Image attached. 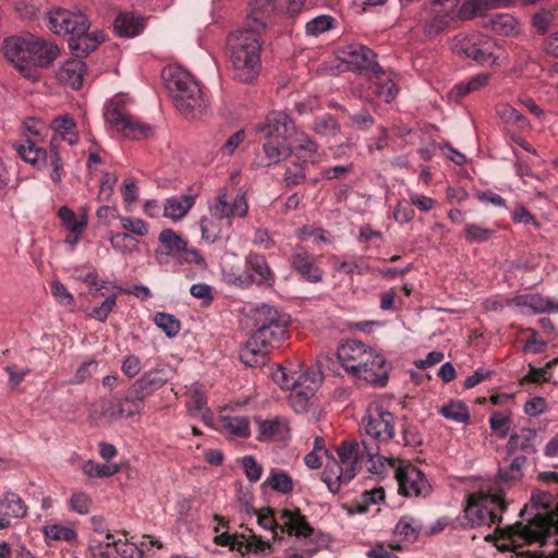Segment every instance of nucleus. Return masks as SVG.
I'll return each mask as SVG.
<instances>
[{
    "label": "nucleus",
    "mask_w": 558,
    "mask_h": 558,
    "mask_svg": "<svg viewBox=\"0 0 558 558\" xmlns=\"http://www.w3.org/2000/svg\"><path fill=\"white\" fill-rule=\"evenodd\" d=\"M47 26L52 33L70 36L69 48L77 59L68 60L62 65L59 76L61 81L78 89L86 72V64L81 59L104 43L106 35L101 31L89 32V19L80 10L56 8L47 13Z\"/></svg>",
    "instance_id": "nucleus-1"
},
{
    "label": "nucleus",
    "mask_w": 558,
    "mask_h": 558,
    "mask_svg": "<svg viewBox=\"0 0 558 558\" xmlns=\"http://www.w3.org/2000/svg\"><path fill=\"white\" fill-rule=\"evenodd\" d=\"M255 132L263 140V153L257 157L258 166L269 167L290 156L292 148L299 158L307 160L318 149L317 144L306 134H296L294 122L286 112H269L265 120L255 126Z\"/></svg>",
    "instance_id": "nucleus-2"
},
{
    "label": "nucleus",
    "mask_w": 558,
    "mask_h": 558,
    "mask_svg": "<svg viewBox=\"0 0 558 558\" xmlns=\"http://www.w3.org/2000/svg\"><path fill=\"white\" fill-rule=\"evenodd\" d=\"M4 54L14 66L29 80H37L36 68H48L60 54L51 40L31 33L12 36L4 40Z\"/></svg>",
    "instance_id": "nucleus-3"
},
{
    "label": "nucleus",
    "mask_w": 558,
    "mask_h": 558,
    "mask_svg": "<svg viewBox=\"0 0 558 558\" xmlns=\"http://www.w3.org/2000/svg\"><path fill=\"white\" fill-rule=\"evenodd\" d=\"M262 34L250 28L232 32L227 38V57L233 80L251 84L262 69Z\"/></svg>",
    "instance_id": "nucleus-4"
},
{
    "label": "nucleus",
    "mask_w": 558,
    "mask_h": 558,
    "mask_svg": "<svg viewBox=\"0 0 558 558\" xmlns=\"http://www.w3.org/2000/svg\"><path fill=\"white\" fill-rule=\"evenodd\" d=\"M551 496L547 493L533 495L531 498L532 508L536 513L526 524L517 522L505 529V536L514 545L518 542L541 543L544 545L553 531L558 532V504L555 510L548 505Z\"/></svg>",
    "instance_id": "nucleus-5"
},
{
    "label": "nucleus",
    "mask_w": 558,
    "mask_h": 558,
    "mask_svg": "<svg viewBox=\"0 0 558 558\" xmlns=\"http://www.w3.org/2000/svg\"><path fill=\"white\" fill-rule=\"evenodd\" d=\"M175 108L186 118L196 119L206 110V100L198 82L180 65H168L161 72Z\"/></svg>",
    "instance_id": "nucleus-6"
},
{
    "label": "nucleus",
    "mask_w": 558,
    "mask_h": 558,
    "mask_svg": "<svg viewBox=\"0 0 558 558\" xmlns=\"http://www.w3.org/2000/svg\"><path fill=\"white\" fill-rule=\"evenodd\" d=\"M378 452L379 447L366 438H363L361 444L356 440L343 441L337 448L339 460L332 458V465L328 464L323 474V481L329 492L333 494L339 492L342 483L347 484L355 476L357 465L365 457H376Z\"/></svg>",
    "instance_id": "nucleus-7"
},
{
    "label": "nucleus",
    "mask_w": 558,
    "mask_h": 558,
    "mask_svg": "<svg viewBox=\"0 0 558 558\" xmlns=\"http://www.w3.org/2000/svg\"><path fill=\"white\" fill-rule=\"evenodd\" d=\"M507 508L505 493L500 488L495 494L469 495L464 512L472 527L492 526L501 522L500 513L505 512Z\"/></svg>",
    "instance_id": "nucleus-8"
},
{
    "label": "nucleus",
    "mask_w": 558,
    "mask_h": 558,
    "mask_svg": "<svg viewBox=\"0 0 558 558\" xmlns=\"http://www.w3.org/2000/svg\"><path fill=\"white\" fill-rule=\"evenodd\" d=\"M252 319L253 332L271 348H278L287 339L290 317L276 307L263 304L254 311Z\"/></svg>",
    "instance_id": "nucleus-9"
},
{
    "label": "nucleus",
    "mask_w": 558,
    "mask_h": 558,
    "mask_svg": "<svg viewBox=\"0 0 558 558\" xmlns=\"http://www.w3.org/2000/svg\"><path fill=\"white\" fill-rule=\"evenodd\" d=\"M337 357L344 371L356 378H367V376L373 378L372 374L362 367H364L367 362H373L376 366H378V363H381V361L375 360L376 350L359 340H347L339 344Z\"/></svg>",
    "instance_id": "nucleus-10"
},
{
    "label": "nucleus",
    "mask_w": 558,
    "mask_h": 558,
    "mask_svg": "<svg viewBox=\"0 0 558 558\" xmlns=\"http://www.w3.org/2000/svg\"><path fill=\"white\" fill-rule=\"evenodd\" d=\"M453 51L460 56L472 59L482 65H493L496 62V43L488 36L480 33L458 35L454 37Z\"/></svg>",
    "instance_id": "nucleus-11"
},
{
    "label": "nucleus",
    "mask_w": 558,
    "mask_h": 558,
    "mask_svg": "<svg viewBox=\"0 0 558 558\" xmlns=\"http://www.w3.org/2000/svg\"><path fill=\"white\" fill-rule=\"evenodd\" d=\"M396 416L379 404H371L362 418L366 439L379 447L395 437Z\"/></svg>",
    "instance_id": "nucleus-12"
},
{
    "label": "nucleus",
    "mask_w": 558,
    "mask_h": 558,
    "mask_svg": "<svg viewBox=\"0 0 558 558\" xmlns=\"http://www.w3.org/2000/svg\"><path fill=\"white\" fill-rule=\"evenodd\" d=\"M395 470L399 494L405 497H426L432 487L425 475L410 463H399L396 459L387 460Z\"/></svg>",
    "instance_id": "nucleus-13"
},
{
    "label": "nucleus",
    "mask_w": 558,
    "mask_h": 558,
    "mask_svg": "<svg viewBox=\"0 0 558 558\" xmlns=\"http://www.w3.org/2000/svg\"><path fill=\"white\" fill-rule=\"evenodd\" d=\"M105 119L108 124L125 136L140 140L151 134V128L133 120L125 111L121 96H116L106 107Z\"/></svg>",
    "instance_id": "nucleus-14"
},
{
    "label": "nucleus",
    "mask_w": 558,
    "mask_h": 558,
    "mask_svg": "<svg viewBox=\"0 0 558 558\" xmlns=\"http://www.w3.org/2000/svg\"><path fill=\"white\" fill-rule=\"evenodd\" d=\"M341 60L348 68L368 78L381 65L377 62V54L367 46L351 44L341 50Z\"/></svg>",
    "instance_id": "nucleus-15"
},
{
    "label": "nucleus",
    "mask_w": 558,
    "mask_h": 558,
    "mask_svg": "<svg viewBox=\"0 0 558 558\" xmlns=\"http://www.w3.org/2000/svg\"><path fill=\"white\" fill-rule=\"evenodd\" d=\"M213 216L218 219L244 218L248 211L245 192L238 189L235 193L225 187L220 190L217 201L210 207Z\"/></svg>",
    "instance_id": "nucleus-16"
},
{
    "label": "nucleus",
    "mask_w": 558,
    "mask_h": 558,
    "mask_svg": "<svg viewBox=\"0 0 558 558\" xmlns=\"http://www.w3.org/2000/svg\"><path fill=\"white\" fill-rule=\"evenodd\" d=\"M173 377V371L168 365H158L146 371L137 378L132 387L133 391L144 398L151 396L155 391L162 388Z\"/></svg>",
    "instance_id": "nucleus-17"
},
{
    "label": "nucleus",
    "mask_w": 558,
    "mask_h": 558,
    "mask_svg": "<svg viewBox=\"0 0 558 558\" xmlns=\"http://www.w3.org/2000/svg\"><path fill=\"white\" fill-rule=\"evenodd\" d=\"M368 96H374L385 102H391L399 93L395 73L383 66L367 78Z\"/></svg>",
    "instance_id": "nucleus-18"
},
{
    "label": "nucleus",
    "mask_w": 558,
    "mask_h": 558,
    "mask_svg": "<svg viewBox=\"0 0 558 558\" xmlns=\"http://www.w3.org/2000/svg\"><path fill=\"white\" fill-rule=\"evenodd\" d=\"M291 268L300 277L311 283H318L323 280V270L316 266L315 255L303 247L296 248L289 257Z\"/></svg>",
    "instance_id": "nucleus-19"
},
{
    "label": "nucleus",
    "mask_w": 558,
    "mask_h": 558,
    "mask_svg": "<svg viewBox=\"0 0 558 558\" xmlns=\"http://www.w3.org/2000/svg\"><path fill=\"white\" fill-rule=\"evenodd\" d=\"M278 519L280 521L279 531L290 536L310 537L314 532L306 517L303 515L298 508L281 510L278 514Z\"/></svg>",
    "instance_id": "nucleus-20"
},
{
    "label": "nucleus",
    "mask_w": 558,
    "mask_h": 558,
    "mask_svg": "<svg viewBox=\"0 0 558 558\" xmlns=\"http://www.w3.org/2000/svg\"><path fill=\"white\" fill-rule=\"evenodd\" d=\"M275 348L267 344L266 341H260L257 335L252 332L250 338L240 350L239 356L243 364L248 367L263 366L268 361V355Z\"/></svg>",
    "instance_id": "nucleus-21"
},
{
    "label": "nucleus",
    "mask_w": 558,
    "mask_h": 558,
    "mask_svg": "<svg viewBox=\"0 0 558 558\" xmlns=\"http://www.w3.org/2000/svg\"><path fill=\"white\" fill-rule=\"evenodd\" d=\"M275 12L274 0H251L250 12L246 17V26L262 34L271 24Z\"/></svg>",
    "instance_id": "nucleus-22"
},
{
    "label": "nucleus",
    "mask_w": 558,
    "mask_h": 558,
    "mask_svg": "<svg viewBox=\"0 0 558 558\" xmlns=\"http://www.w3.org/2000/svg\"><path fill=\"white\" fill-rule=\"evenodd\" d=\"M289 421L283 416H275L258 422L257 439L260 441L283 440L289 437Z\"/></svg>",
    "instance_id": "nucleus-23"
},
{
    "label": "nucleus",
    "mask_w": 558,
    "mask_h": 558,
    "mask_svg": "<svg viewBox=\"0 0 558 558\" xmlns=\"http://www.w3.org/2000/svg\"><path fill=\"white\" fill-rule=\"evenodd\" d=\"M508 305L527 307L536 314L558 312V302L541 294H521L508 300Z\"/></svg>",
    "instance_id": "nucleus-24"
},
{
    "label": "nucleus",
    "mask_w": 558,
    "mask_h": 558,
    "mask_svg": "<svg viewBox=\"0 0 558 558\" xmlns=\"http://www.w3.org/2000/svg\"><path fill=\"white\" fill-rule=\"evenodd\" d=\"M245 262L251 270L252 282L259 286H272L275 277L263 255L251 253L246 256Z\"/></svg>",
    "instance_id": "nucleus-25"
},
{
    "label": "nucleus",
    "mask_w": 558,
    "mask_h": 558,
    "mask_svg": "<svg viewBox=\"0 0 558 558\" xmlns=\"http://www.w3.org/2000/svg\"><path fill=\"white\" fill-rule=\"evenodd\" d=\"M318 387V376L312 373L308 383L299 385L291 390L289 398L290 405L296 413H303L307 410L311 398L315 395Z\"/></svg>",
    "instance_id": "nucleus-26"
},
{
    "label": "nucleus",
    "mask_w": 558,
    "mask_h": 558,
    "mask_svg": "<svg viewBox=\"0 0 558 558\" xmlns=\"http://www.w3.org/2000/svg\"><path fill=\"white\" fill-rule=\"evenodd\" d=\"M220 432L228 438L246 439L251 436L250 420L245 416H225L220 421Z\"/></svg>",
    "instance_id": "nucleus-27"
},
{
    "label": "nucleus",
    "mask_w": 558,
    "mask_h": 558,
    "mask_svg": "<svg viewBox=\"0 0 558 558\" xmlns=\"http://www.w3.org/2000/svg\"><path fill=\"white\" fill-rule=\"evenodd\" d=\"M15 150L25 162H28L38 169L47 166L48 163L49 151L37 146L31 140H26L24 143L15 145Z\"/></svg>",
    "instance_id": "nucleus-28"
},
{
    "label": "nucleus",
    "mask_w": 558,
    "mask_h": 558,
    "mask_svg": "<svg viewBox=\"0 0 558 558\" xmlns=\"http://www.w3.org/2000/svg\"><path fill=\"white\" fill-rule=\"evenodd\" d=\"M114 31L120 37H134L145 27L143 17L133 13H120L114 20Z\"/></svg>",
    "instance_id": "nucleus-29"
},
{
    "label": "nucleus",
    "mask_w": 558,
    "mask_h": 558,
    "mask_svg": "<svg viewBox=\"0 0 558 558\" xmlns=\"http://www.w3.org/2000/svg\"><path fill=\"white\" fill-rule=\"evenodd\" d=\"M194 203L195 197L190 194L169 197L163 205V215L172 220H179L190 211Z\"/></svg>",
    "instance_id": "nucleus-30"
},
{
    "label": "nucleus",
    "mask_w": 558,
    "mask_h": 558,
    "mask_svg": "<svg viewBox=\"0 0 558 558\" xmlns=\"http://www.w3.org/2000/svg\"><path fill=\"white\" fill-rule=\"evenodd\" d=\"M514 0H465L460 10V16L472 19L475 15L484 14L487 10L507 7Z\"/></svg>",
    "instance_id": "nucleus-31"
},
{
    "label": "nucleus",
    "mask_w": 558,
    "mask_h": 558,
    "mask_svg": "<svg viewBox=\"0 0 558 558\" xmlns=\"http://www.w3.org/2000/svg\"><path fill=\"white\" fill-rule=\"evenodd\" d=\"M53 135L51 138L57 137L58 144L61 141L66 142L69 145H74L77 140V133L75 131L76 124L73 119L69 117H58L52 121Z\"/></svg>",
    "instance_id": "nucleus-32"
},
{
    "label": "nucleus",
    "mask_w": 558,
    "mask_h": 558,
    "mask_svg": "<svg viewBox=\"0 0 558 558\" xmlns=\"http://www.w3.org/2000/svg\"><path fill=\"white\" fill-rule=\"evenodd\" d=\"M146 398L133 391L131 386L126 395L117 402V411L121 417H130L140 414L144 409Z\"/></svg>",
    "instance_id": "nucleus-33"
},
{
    "label": "nucleus",
    "mask_w": 558,
    "mask_h": 558,
    "mask_svg": "<svg viewBox=\"0 0 558 558\" xmlns=\"http://www.w3.org/2000/svg\"><path fill=\"white\" fill-rule=\"evenodd\" d=\"M0 513H5L9 518L22 519L27 513V507L16 493L7 492L0 499Z\"/></svg>",
    "instance_id": "nucleus-34"
},
{
    "label": "nucleus",
    "mask_w": 558,
    "mask_h": 558,
    "mask_svg": "<svg viewBox=\"0 0 558 558\" xmlns=\"http://www.w3.org/2000/svg\"><path fill=\"white\" fill-rule=\"evenodd\" d=\"M535 437V432L530 428H523L519 433L511 434L507 444L509 454L514 456L517 450H522L526 453L533 452Z\"/></svg>",
    "instance_id": "nucleus-35"
},
{
    "label": "nucleus",
    "mask_w": 558,
    "mask_h": 558,
    "mask_svg": "<svg viewBox=\"0 0 558 558\" xmlns=\"http://www.w3.org/2000/svg\"><path fill=\"white\" fill-rule=\"evenodd\" d=\"M490 75L488 73H481L472 76L468 81L457 84L451 94L454 96L456 101H460L466 95L475 93L485 87L489 82Z\"/></svg>",
    "instance_id": "nucleus-36"
},
{
    "label": "nucleus",
    "mask_w": 558,
    "mask_h": 558,
    "mask_svg": "<svg viewBox=\"0 0 558 558\" xmlns=\"http://www.w3.org/2000/svg\"><path fill=\"white\" fill-rule=\"evenodd\" d=\"M106 538L109 541L112 539L111 542L107 543V548H113L116 554L121 558H136L144 556V547H146L145 543H141L140 546H136L135 544L128 541H116L109 531L106 532Z\"/></svg>",
    "instance_id": "nucleus-37"
},
{
    "label": "nucleus",
    "mask_w": 558,
    "mask_h": 558,
    "mask_svg": "<svg viewBox=\"0 0 558 558\" xmlns=\"http://www.w3.org/2000/svg\"><path fill=\"white\" fill-rule=\"evenodd\" d=\"M312 374L310 373H289L284 367L278 366L277 371L274 373V380L282 388V389H294L299 385H305L308 383Z\"/></svg>",
    "instance_id": "nucleus-38"
},
{
    "label": "nucleus",
    "mask_w": 558,
    "mask_h": 558,
    "mask_svg": "<svg viewBox=\"0 0 558 558\" xmlns=\"http://www.w3.org/2000/svg\"><path fill=\"white\" fill-rule=\"evenodd\" d=\"M375 360H379V361H381V363H378V366H376V365H373L374 364L373 362H367L366 365L364 367H362L363 369L365 368L366 371H368V373L372 374L373 378L367 376V378H361V379L366 383H369L372 385H375L378 387H384L388 383L389 368L387 366L386 359L384 357V355L378 353L377 351H376Z\"/></svg>",
    "instance_id": "nucleus-39"
},
{
    "label": "nucleus",
    "mask_w": 558,
    "mask_h": 558,
    "mask_svg": "<svg viewBox=\"0 0 558 558\" xmlns=\"http://www.w3.org/2000/svg\"><path fill=\"white\" fill-rule=\"evenodd\" d=\"M444 417L457 423L468 424L470 422V411L468 405L461 400H451L442 405L438 411Z\"/></svg>",
    "instance_id": "nucleus-40"
},
{
    "label": "nucleus",
    "mask_w": 558,
    "mask_h": 558,
    "mask_svg": "<svg viewBox=\"0 0 558 558\" xmlns=\"http://www.w3.org/2000/svg\"><path fill=\"white\" fill-rule=\"evenodd\" d=\"M312 131L322 137H335L340 132V124L330 113H324L316 117Z\"/></svg>",
    "instance_id": "nucleus-41"
},
{
    "label": "nucleus",
    "mask_w": 558,
    "mask_h": 558,
    "mask_svg": "<svg viewBox=\"0 0 558 558\" xmlns=\"http://www.w3.org/2000/svg\"><path fill=\"white\" fill-rule=\"evenodd\" d=\"M421 532V524L410 515L400 518L395 527V535L407 542H415Z\"/></svg>",
    "instance_id": "nucleus-42"
},
{
    "label": "nucleus",
    "mask_w": 558,
    "mask_h": 558,
    "mask_svg": "<svg viewBox=\"0 0 558 558\" xmlns=\"http://www.w3.org/2000/svg\"><path fill=\"white\" fill-rule=\"evenodd\" d=\"M51 167L50 179L54 183H60L64 177L63 162L59 151L58 138L50 140V150L48 153V163Z\"/></svg>",
    "instance_id": "nucleus-43"
},
{
    "label": "nucleus",
    "mask_w": 558,
    "mask_h": 558,
    "mask_svg": "<svg viewBox=\"0 0 558 558\" xmlns=\"http://www.w3.org/2000/svg\"><path fill=\"white\" fill-rule=\"evenodd\" d=\"M307 165L308 160H303L301 162H291L287 166L283 174V184L287 189H292L305 181Z\"/></svg>",
    "instance_id": "nucleus-44"
},
{
    "label": "nucleus",
    "mask_w": 558,
    "mask_h": 558,
    "mask_svg": "<svg viewBox=\"0 0 558 558\" xmlns=\"http://www.w3.org/2000/svg\"><path fill=\"white\" fill-rule=\"evenodd\" d=\"M265 484L269 485L274 490L286 495L292 493L294 487L292 477L279 470H272Z\"/></svg>",
    "instance_id": "nucleus-45"
},
{
    "label": "nucleus",
    "mask_w": 558,
    "mask_h": 558,
    "mask_svg": "<svg viewBox=\"0 0 558 558\" xmlns=\"http://www.w3.org/2000/svg\"><path fill=\"white\" fill-rule=\"evenodd\" d=\"M257 514V522L264 530H269L272 532L274 541H281V536L279 535V519L276 517V510L267 507L259 511H255Z\"/></svg>",
    "instance_id": "nucleus-46"
},
{
    "label": "nucleus",
    "mask_w": 558,
    "mask_h": 558,
    "mask_svg": "<svg viewBox=\"0 0 558 558\" xmlns=\"http://www.w3.org/2000/svg\"><path fill=\"white\" fill-rule=\"evenodd\" d=\"M58 216L62 221V225L72 233H83L87 221L85 217L78 219L75 213L66 206H62L58 210Z\"/></svg>",
    "instance_id": "nucleus-47"
},
{
    "label": "nucleus",
    "mask_w": 558,
    "mask_h": 558,
    "mask_svg": "<svg viewBox=\"0 0 558 558\" xmlns=\"http://www.w3.org/2000/svg\"><path fill=\"white\" fill-rule=\"evenodd\" d=\"M43 533L46 538L53 541H64L68 543H73L77 538V533L75 530L61 524L45 525L43 527Z\"/></svg>",
    "instance_id": "nucleus-48"
},
{
    "label": "nucleus",
    "mask_w": 558,
    "mask_h": 558,
    "mask_svg": "<svg viewBox=\"0 0 558 558\" xmlns=\"http://www.w3.org/2000/svg\"><path fill=\"white\" fill-rule=\"evenodd\" d=\"M336 20L327 14L318 15L305 24V34L317 37L318 35L333 28Z\"/></svg>",
    "instance_id": "nucleus-49"
},
{
    "label": "nucleus",
    "mask_w": 558,
    "mask_h": 558,
    "mask_svg": "<svg viewBox=\"0 0 558 558\" xmlns=\"http://www.w3.org/2000/svg\"><path fill=\"white\" fill-rule=\"evenodd\" d=\"M385 498V490L383 487H377L371 490H365L361 495V499L354 506V511L359 513H366L369 511L371 505H378Z\"/></svg>",
    "instance_id": "nucleus-50"
},
{
    "label": "nucleus",
    "mask_w": 558,
    "mask_h": 558,
    "mask_svg": "<svg viewBox=\"0 0 558 558\" xmlns=\"http://www.w3.org/2000/svg\"><path fill=\"white\" fill-rule=\"evenodd\" d=\"M83 472L89 477H109L119 472L117 464H99L92 460L86 461L83 464Z\"/></svg>",
    "instance_id": "nucleus-51"
},
{
    "label": "nucleus",
    "mask_w": 558,
    "mask_h": 558,
    "mask_svg": "<svg viewBox=\"0 0 558 558\" xmlns=\"http://www.w3.org/2000/svg\"><path fill=\"white\" fill-rule=\"evenodd\" d=\"M401 434L404 446L418 447L423 444V437L418 432V428L409 422L407 416L401 418Z\"/></svg>",
    "instance_id": "nucleus-52"
},
{
    "label": "nucleus",
    "mask_w": 558,
    "mask_h": 558,
    "mask_svg": "<svg viewBox=\"0 0 558 558\" xmlns=\"http://www.w3.org/2000/svg\"><path fill=\"white\" fill-rule=\"evenodd\" d=\"M110 243L117 252L128 254L137 247L138 241L129 233L118 232L111 235Z\"/></svg>",
    "instance_id": "nucleus-53"
},
{
    "label": "nucleus",
    "mask_w": 558,
    "mask_h": 558,
    "mask_svg": "<svg viewBox=\"0 0 558 558\" xmlns=\"http://www.w3.org/2000/svg\"><path fill=\"white\" fill-rule=\"evenodd\" d=\"M159 241L162 243L170 253L179 254L185 248L186 241L177 234L172 229H165L159 234Z\"/></svg>",
    "instance_id": "nucleus-54"
},
{
    "label": "nucleus",
    "mask_w": 558,
    "mask_h": 558,
    "mask_svg": "<svg viewBox=\"0 0 558 558\" xmlns=\"http://www.w3.org/2000/svg\"><path fill=\"white\" fill-rule=\"evenodd\" d=\"M154 322L170 338L175 337L180 331V322L171 314L157 313Z\"/></svg>",
    "instance_id": "nucleus-55"
},
{
    "label": "nucleus",
    "mask_w": 558,
    "mask_h": 558,
    "mask_svg": "<svg viewBox=\"0 0 558 558\" xmlns=\"http://www.w3.org/2000/svg\"><path fill=\"white\" fill-rule=\"evenodd\" d=\"M494 232L495 231L493 229L484 228L476 223H468L464 228L465 239L471 243L487 242Z\"/></svg>",
    "instance_id": "nucleus-56"
},
{
    "label": "nucleus",
    "mask_w": 558,
    "mask_h": 558,
    "mask_svg": "<svg viewBox=\"0 0 558 558\" xmlns=\"http://www.w3.org/2000/svg\"><path fill=\"white\" fill-rule=\"evenodd\" d=\"M522 475V468L518 465V462L511 461L508 466L499 469L496 485L510 484L511 482L519 481Z\"/></svg>",
    "instance_id": "nucleus-57"
},
{
    "label": "nucleus",
    "mask_w": 558,
    "mask_h": 558,
    "mask_svg": "<svg viewBox=\"0 0 558 558\" xmlns=\"http://www.w3.org/2000/svg\"><path fill=\"white\" fill-rule=\"evenodd\" d=\"M515 20L509 14H497L492 19V27L495 32L509 36L515 32Z\"/></svg>",
    "instance_id": "nucleus-58"
},
{
    "label": "nucleus",
    "mask_w": 558,
    "mask_h": 558,
    "mask_svg": "<svg viewBox=\"0 0 558 558\" xmlns=\"http://www.w3.org/2000/svg\"><path fill=\"white\" fill-rule=\"evenodd\" d=\"M497 113L500 117V119L506 123L513 124L519 128H522L526 124L525 117L509 105L498 106Z\"/></svg>",
    "instance_id": "nucleus-59"
},
{
    "label": "nucleus",
    "mask_w": 558,
    "mask_h": 558,
    "mask_svg": "<svg viewBox=\"0 0 558 558\" xmlns=\"http://www.w3.org/2000/svg\"><path fill=\"white\" fill-rule=\"evenodd\" d=\"M456 15L444 12V14H436L428 23L425 24L424 31L427 35H437L442 32L454 19Z\"/></svg>",
    "instance_id": "nucleus-60"
},
{
    "label": "nucleus",
    "mask_w": 558,
    "mask_h": 558,
    "mask_svg": "<svg viewBox=\"0 0 558 558\" xmlns=\"http://www.w3.org/2000/svg\"><path fill=\"white\" fill-rule=\"evenodd\" d=\"M116 306H117V295L111 294L100 305L95 306L93 308L92 313L89 314V316L99 322H105Z\"/></svg>",
    "instance_id": "nucleus-61"
},
{
    "label": "nucleus",
    "mask_w": 558,
    "mask_h": 558,
    "mask_svg": "<svg viewBox=\"0 0 558 558\" xmlns=\"http://www.w3.org/2000/svg\"><path fill=\"white\" fill-rule=\"evenodd\" d=\"M117 177L113 173L106 172L104 173L100 180V189L97 195V199L99 202H108L112 195L114 185L117 183Z\"/></svg>",
    "instance_id": "nucleus-62"
},
{
    "label": "nucleus",
    "mask_w": 558,
    "mask_h": 558,
    "mask_svg": "<svg viewBox=\"0 0 558 558\" xmlns=\"http://www.w3.org/2000/svg\"><path fill=\"white\" fill-rule=\"evenodd\" d=\"M244 473L250 482H257L263 474V466L253 456H245L242 459Z\"/></svg>",
    "instance_id": "nucleus-63"
},
{
    "label": "nucleus",
    "mask_w": 558,
    "mask_h": 558,
    "mask_svg": "<svg viewBox=\"0 0 558 558\" xmlns=\"http://www.w3.org/2000/svg\"><path fill=\"white\" fill-rule=\"evenodd\" d=\"M121 225L124 230L138 236H144L148 233L147 223L140 218L122 217Z\"/></svg>",
    "instance_id": "nucleus-64"
}]
</instances>
